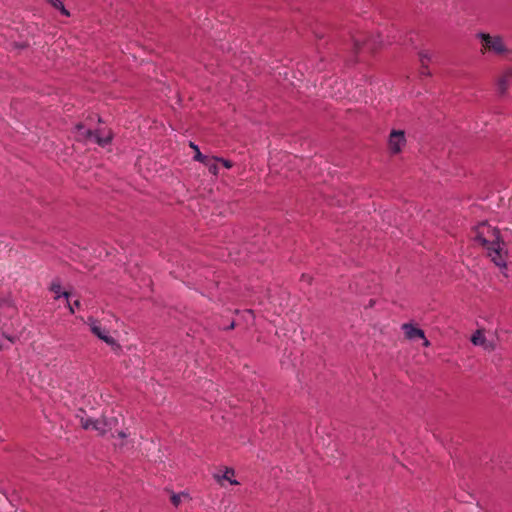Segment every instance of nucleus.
<instances>
[{"label":"nucleus","mask_w":512,"mask_h":512,"mask_svg":"<svg viewBox=\"0 0 512 512\" xmlns=\"http://www.w3.org/2000/svg\"><path fill=\"white\" fill-rule=\"evenodd\" d=\"M472 238L486 250L487 256L496 266L506 269L508 251L496 227L481 222L474 228Z\"/></svg>","instance_id":"1"},{"label":"nucleus","mask_w":512,"mask_h":512,"mask_svg":"<svg viewBox=\"0 0 512 512\" xmlns=\"http://www.w3.org/2000/svg\"><path fill=\"white\" fill-rule=\"evenodd\" d=\"M480 43L482 55L503 56L508 52V47L502 36L480 32L476 35Z\"/></svg>","instance_id":"2"},{"label":"nucleus","mask_w":512,"mask_h":512,"mask_svg":"<svg viewBox=\"0 0 512 512\" xmlns=\"http://www.w3.org/2000/svg\"><path fill=\"white\" fill-rule=\"evenodd\" d=\"M86 324L89 326L91 333L110 346L113 351L121 350L118 341L110 335L109 330L103 326L100 321L93 317H88Z\"/></svg>","instance_id":"3"},{"label":"nucleus","mask_w":512,"mask_h":512,"mask_svg":"<svg viewBox=\"0 0 512 512\" xmlns=\"http://www.w3.org/2000/svg\"><path fill=\"white\" fill-rule=\"evenodd\" d=\"M76 137L79 139L93 141L98 145L104 147L110 143L112 139V134L110 131H92L90 129L85 128V126L79 124L76 126Z\"/></svg>","instance_id":"4"},{"label":"nucleus","mask_w":512,"mask_h":512,"mask_svg":"<svg viewBox=\"0 0 512 512\" xmlns=\"http://www.w3.org/2000/svg\"><path fill=\"white\" fill-rule=\"evenodd\" d=\"M406 136L403 130H392L388 138V149L393 155L402 152L406 146Z\"/></svg>","instance_id":"5"},{"label":"nucleus","mask_w":512,"mask_h":512,"mask_svg":"<svg viewBox=\"0 0 512 512\" xmlns=\"http://www.w3.org/2000/svg\"><path fill=\"white\" fill-rule=\"evenodd\" d=\"M82 427L86 430H94L101 436L110 430L109 423L105 418H87L82 420Z\"/></svg>","instance_id":"6"},{"label":"nucleus","mask_w":512,"mask_h":512,"mask_svg":"<svg viewBox=\"0 0 512 512\" xmlns=\"http://www.w3.org/2000/svg\"><path fill=\"white\" fill-rule=\"evenodd\" d=\"M354 48L356 51L367 49L369 51H374L378 46H382L385 44H391V41L384 42L382 39L377 41L375 40H362L361 38H355L354 40Z\"/></svg>","instance_id":"7"},{"label":"nucleus","mask_w":512,"mask_h":512,"mask_svg":"<svg viewBox=\"0 0 512 512\" xmlns=\"http://www.w3.org/2000/svg\"><path fill=\"white\" fill-rule=\"evenodd\" d=\"M402 330L404 331L405 337L409 340L424 338V331L411 323H404Z\"/></svg>","instance_id":"8"},{"label":"nucleus","mask_w":512,"mask_h":512,"mask_svg":"<svg viewBox=\"0 0 512 512\" xmlns=\"http://www.w3.org/2000/svg\"><path fill=\"white\" fill-rule=\"evenodd\" d=\"M419 59H420L421 65H422L421 74L429 75L430 72L428 70L427 64L431 61L432 54L428 50H422L419 52Z\"/></svg>","instance_id":"9"},{"label":"nucleus","mask_w":512,"mask_h":512,"mask_svg":"<svg viewBox=\"0 0 512 512\" xmlns=\"http://www.w3.org/2000/svg\"><path fill=\"white\" fill-rule=\"evenodd\" d=\"M512 78V69L505 71L498 80V90L500 93H505L508 88L510 79Z\"/></svg>","instance_id":"10"},{"label":"nucleus","mask_w":512,"mask_h":512,"mask_svg":"<svg viewBox=\"0 0 512 512\" xmlns=\"http://www.w3.org/2000/svg\"><path fill=\"white\" fill-rule=\"evenodd\" d=\"M50 291H52L55 294V299H59L61 296L65 297L66 299L69 298V293L66 291H62L61 283L59 280H54L50 285Z\"/></svg>","instance_id":"11"},{"label":"nucleus","mask_w":512,"mask_h":512,"mask_svg":"<svg viewBox=\"0 0 512 512\" xmlns=\"http://www.w3.org/2000/svg\"><path fill=\"white\" fill-rule=\"evenodd\" d=\"M217 162H219L218 157H207L203 164L207 167L211 174L216 176L219 173Z\"/></svg>","instance_id":"12"},{"label":"nucleus","mask_w":512,"mask_h":512,"mask_svg":"<svg viewBox=\"0 0 512 512\" xmlns=\"http://www.w3.org/2000/svg\"><path fill=\"white\" fill-rule=\"evenodd\" d=\"M471 342L475 346H483L484 348H488L486 345V338L484 333L481 330H477L471 337Z\"/></svg>","instance_id":"13"},{"label":"nucleus","mask_w":512,"mask_h":512,"mask_svg":"<svg viewBox=\"0 0 512 512\" xmlns=\"http://www.w3.org/2000/svg\"><path fill=\"white\" fill-rule=\"evenodd\" d=\"M235 471L232 468H226L222 479L227 480L231 485H239L240 483L234 478Z\"/></svg>","instance_id":"14"},{"label":"nucleus","mask_w":512,"mask_h":512,"mask_svg":"<svg viewBox=\"0 0 512 512\" xmlns=\"http://www.w3.org/2000/svg\"><path fill=\"white\" fill-rule=\"evenodd\" d=\"M190 147L195 150L194 160L203 163L207 159L208 156L203 155L196 144L190 142Z\"/></svg>","instance_id":"15"},{"label":"nucleus","mask_w":512,"mask_h":512,"mask_svg":"<svg viewBox=\"0 0 512 512\" xmlns=\"http://www.w3.org/2000/svg\"><path fill=\"white\" fill-rule=\"evenodd\" d=\"M52 6L61 11L65 16H69V12L65 9L64 4L61 0H50Z\"/></svg>","instance_id":"16"},{"label":"nucleus","mask_w":512,"mask_h":512,"mask_svg":"<svg viewBox=\"0 0 512 512\" xmlns=\"http://www.w3.org/2000/svg\"><path fill=\"white\" fill-rule=\"evenodd\" d=\"M171 502L177 507L181 503V494H172Z\"/></svg>","instance_id":"17"},{"label":"nucleus","mask_w":512,"mask_h":512,"mask_svg":"<svg viewBox=\"0 0 512 512\" xmlns=\"http://www.w3.org/2000/svg\"><path fill=\"white\" fill-rule=\"evenodd\" d=\"M218 161L222 163V165L227 168V169H230L233 167V163L230 161V160H227V159H224V158H219L218 157Z\"/></svg>","instance_id":"18"},{"label":"nucleus","mask_w":512,"mask_h":512,"mask_svg":"<svg viewBox=\"0 0 512 512\" xmlns=\"http://www.w3.org/2000/svg\"><path fill=\"white\" fill-rule=\"evenodd\" d=\"M79 306H80V301H79V300L74 301V303H73V304H69V310H70V312H71V313H74V312H75L74 308H75V307H77V308H78Z\"/></svg>","instance_id":"19"},{"label":"nucleus","mask_w":512,"mask_h":512,"mask_svg":"<svg viewBox=\"0 0 512 512\" xmlns=\"http://www.w3.org/2000/svg\"><path fill=\"white\" fill-rule=\"evenodd\" d=\"M117 436H118L119 438L125 439V438L127 437V434H126L124 431H119V432L117 433Z\"/></svg>","instance_id":"20"},{"label":"nucleus","mask_w":512,"mask_h":512,"mask_svg":"<svg viewBox=\"0 0 512 512\" xmlns=\"http://www.w3.org/2000/svg\"><path fill=\"white\" fill-rule=\"evenodd\" d=\"M422 339H423V346L428 347L430 345L429 340H427L425 336Z\"/></svg>","instance_id":"21"},{"label":"nucleus","mask_w":512,"mask_h":512,"mask_svg":"<svg viewBox=\"0 0 512 512\" xmlns=\"http://www.w3.org/2000/svg\"><path fill=\"white\" fill-rule=\"evenodd\" d=\"M302 278H303V279H306L308 282H310V280H311V279H310V277H307V278H306V276H305V275H302Z\"/></svg>","instance_id":"22"},{"label":"nucleus","mask_w":512,"mask_h":512,"mask_svg":"<svg viewBox=\"0 0 512 512\" xmlns=\"http://www.w3.org/2000/svg\"><path fill=\"white\" fill-rule=\"evenodd\" d=\"M336 84L342 85V82L335 81Z\"/></svg>","instance_id":"23"}]
</instances>
